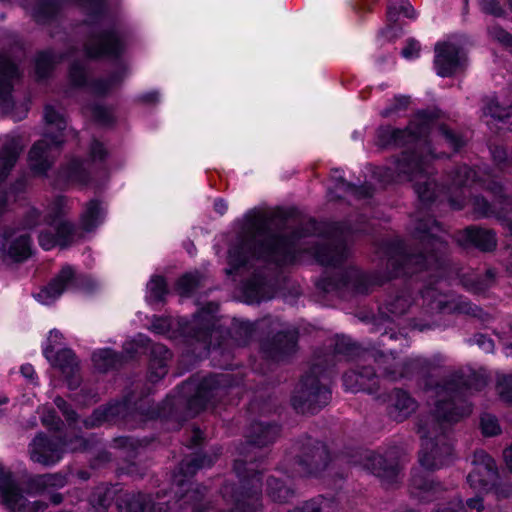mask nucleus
I'll return each instance as SVG.
<instances>
[{"label": "nucleus", "mask_w": 512, "mask_h": 512, "mask_svg": "<svg viewBox=\"0 0 512 512\" xmlns=\"http://www.w3.org/2000/svg\"><path fill=\"white\" fill-rule=\"evenodd\" d=\"M44 119L48 126L55 127L58 132L56 135L63 137L62 132L66 129L67 122L64 116L52 105H46L44 107Z\"/></svg>", "instance_id": "603ef678"}, {"label": "nucleus", "mask_w": 512, "mask_h": 512, "mask_svg": "<svg viewBox=\"0 0 512 512\" xmlns=\"http://www.w3.org/2000/svg\"><path fill=\"white\" fill-rule=\"evenodd\" d=\"M78 277L73 267L66 265L36 295L38 301L50 304L66 289L77 285Z\"/></svg>", "instance_id": "a878e982"}, {"label": "nucleus", "mask_w": 512, "mask_h": 512, "mask_svg": "<svg viewBox=\"0 0 512 512\" xmlns=\"http://www.w3.org/2000/svg\"><path fill=\"white\" fill-rule=\"evenodd\" d=\"M230 384L229 374H216L205 377L197 385L188 381L184 388H195V393L187 399L179 397L172 402V411L169 417L176 421H185L203 411L208 403L219 399L226 394Z\"/></svg>", "instance_id": "0eeeda50"}, {"label": "nucleus", "mask_w": 512, "mask_h": 512, "mask_svg": "<svg viewBox=\"0 0 512 512\" xmlns=\"http://www.w3.org/2000/svg\"><path fill=\"white\" fill-rule=\"evenodd\" d=\"M412 305V298L407 292H400L389 296L385 304L380 307L378 317L374 318V326L377 331H381V325L384 322H394L396 318L401 317Z\"/></svg>", "instance_id": "c756f323"}, {"label": "nucleus", "mask_w": 512, "mask_h": 512, "mask_svg": "<svg viewBox=\"0 0 512 512\" xmlns=\"http://www.w3.org/2000/svg\"><path fill=\"white\" fill-rule=\"evenodd\" d=\"M480 428L483 435L491 437L500 433L498 419L489 413H484L480 417Z\"/></svg>", "instance_id": "0e129e2a"}, {"label": "nucleus", "mask_w": 512, "mask_h": 512, "mask_svg": "<svg viewBox=\"0 0 512 512\" xmlns=\"http://www.w3.org/2000/svg\"><path fill=\"white\" fill-rule=\"evenodd\" d=\"M115 498L113 486L100 484L96 486L89 496V503L96 512H107Z\"/></svg>", "instance_id": "37998d69"}, {"label": "nucleus", "mask_w": 512, "mask_h": 512, "mask_svg": "<svg viewBox=\"0 0 512 512\" xmlns=\"http://www.w3.org/2000/svg\"><path fill=\"white\" fill-rule=\"evenodd\" d=\"M105 209L99 199L89 200L80 215V228L86 233H91L103 222Z\"/></svg>", "instance_id": "ea45409f"}, {"label": "nucleus", "mask_w": 512, "mask_h": 512, "mask_svg": "<svg viewBox=\"0 0 512 512\" xmlns=\"http://www.w3.org/2000/svg\"><path fill=\"white\" fill-rule=\"evenodd\" d=\"M485 190L494 196L495 203L500 205L501 210L512 211V197L505 192V188L500 182L489 180L485 184Z\"/></svg>", "instance_id": "a18cd8bd"}, {"label": "nucleus", "mask_w": 512, "mask_h": 512, "mask_svg": "<svg viewBox=\"0 0 512 512\" xmlns=\"http://www.w3.org/2000/svg\"><path fill=\"white\" fill-rule=\"evenodd\" d=\"M404 453L397 447H391L384 452L369 451L361 460L364 469L377 477L387 488L401 482L403 476Z\"/></svg>", "instance_id": "ddd939ff"}, {"label": "nucleus", "mask_w": 512, "mask_h": 512, "mask_svg": "<svg viewBox=\"0 0 512 512\" xmlns=\"http://www.w3.org/2000/svg\"><path fill=\"white\" fill-rule=\"evenodd\" d=\"M454 238L456 243L465 249L476 248L482 252H492L497 247L495 231L477 225L458 231Z\"/></svg>", "instance_id": "b1692460"}, {"label": "nucleus", "mask_w": 512, "mask_h": 512, "mask_svg": "<svg viewBox=\"0 0 512 512\" xmlns=\"http://www.w3.org/2000/svg\"><path fill=\"white\" fill-rule=\"evenodd\" d=\"M200 285V279L197 275L186 273L180 277L176 283V290L181 296H189Z\"/></svg>", "instance_id": "13d9d810"}, {"label": "nucleus", "mask_w": 512, "mask_h": 512, "mask_svg": "<svg viewBox=\"0 0 512 512\" xmlns=\"http://www.w3.org/2000/svg\"><path fill=\"white\" fill-rule=\"evenodd\" d=\"M497 390L501 400L512 404V375H506L499 379Z\"/></svg>", "instance_id": "774afa93"}, {"label": "nucleus", "mask_w": 512, "mask_h": 512, "mask_svg": "<svg viewBox=\"0 0 512 512\" xmlns=\"http://www.w3.org/2000/svg\"><path fill=\"white\" fill-rule=\"evenodd\" d=\"M271 324L272 319L270 317L263 318L254 323L234 318L228 333L235 345L244 347L254 339L257 332L265 333Z\"/></svg>", "instance_id": "c85d7f7f"}, {"label": "nucleus", "mask_w": 512, "mask_h": 512, "mask_svg": "<svg viewBox=\"0 0 512 512\" xmlns=\"http://www.w3.org/2000/svg\"><path fill=\"white\" fill-rule=\"evenodd\" d=\"M371 353L373 354L371 362L376 368V372H379L378 377L381 376L390 381H395L407 376L409 367L414 364V361L404 363L398 360L393 353L384 354L374 349L371 350Z\"/></svg>", "instance_id": "bb28decb"}, {"label": "nucleus", "mask_w": 512, "mask_h": 512, "mask_svg": "<svg viewBox=\"0 0 512 512\" xmlns=\"http://www.w3.org/2000/svg\"><path fill=\"white\" fill-rule=\"evenodd\" d=\"M487 385L483 376L462 369L444 376L435 385L437 400L431 414L418 417L416 431L422 440L419 455L421 468L414 469L410 479L412 493L425 501L440 497L447 489L431 478L430 472L439 469L452 447L438 437L445 432L446 424H453L472 412L471 404L465 399L466 392L480 391Z\"/></svg>", "instance_id": "f257e3e1"}, {"label": "nucleus", "mask_w": 512, "mask_h": 512, "mask_svg": "<svg viewBox=\"0 0 512 512\" xmlns=\"http://www.w3.org/2000/svg\"><path fill=\"white\" fill-rule=\"evenodd\" d=\"M63 0H31L30 15L38 24H48L57 19Z\"/></svg>", "instance_id": "58836bf2"}, {"label": "nucleus", "mask_w": 512, "mask_h": 512, "mask_svg": "<svg viewBox=\"0 0 512 512\" xmlns=\"http://www.w3.org/2000/svg\"><path fill=\"white\" fill-rule=\"evenodd\" d=\"M66 204L64 196H58L54 203L53 212L45 217V222L52 226L56 232L59 247L64 249L72 245L77 229L74 223L61 219L62 209Z\"/></svg>", "instance_id": "393cba45"}, {"label": "nucleus", "mask_w": 512, "mask_h": 512, "mask_svg": "<svg viewBox=\"0 0 512 512\" xmlns=\"http://www.w3.org/2000/svg\"><path fill=\"white\" fill-rule=\"evenodd\" d=\"M473 470L467 476L469 485L480 491L493 489L499 479V472L495 460L484 450L474 453Z\"/></svg>", "instance_id": "6ab92c4d"}, {"label": "nucleus", "mask_w": 512, "mask_h": 512, "mask_svg": "<svg viewBox=\"0 0 512 512\" xmlns=\"http://www.w3.org/2000/svg\"><path fill=\"white\" fill-rule=\"evenodd\" d=\"M66 452L63 438L52 437L39 432L29 444V458L32 462L44 467L57 464Z\"/></svg>", "instance_id": "a211bd4d"}, {"label": "nucleus", "mask_w": 512, "mask_h": 512, "mask_svg": "<svg viewBox=\"0 0 512 512\" xmlns=\"http://www.w3.org/2000/svg\"><path fill=\"white\" fill-rule=\"evenodd\" d=\"M280 434L276 423L253 420L245 433V441L238 446L239 458L235 459L233 470L237 476L248 472L249 465L263 463L267 457L263 448L273 444Z\"/></svg>", "instance_id": "6e6552de"}, {"label": "nucleus", "mask_w": 512, "mask_h": 512, "mask_svg": "<svg viewBox=\"0 0 512 512\" xmlns=\"http://www.w3.org/2000/svg\"><path fill=\"white\" fill-rule=\"evenodd\" d=\"M150 388L146 389L145 394L142 393L140 398H130L128 402L133 403L135 409L142 415H145L151 419L160 417L161 411L153 400L149 398Z\"/></svg>", "instance_id": "c03bdc74"}, {"label": "nucleus", "mask_w": 512, "mask_h": 512, "mask_svg": "<svg viewBox=\"0 0 512 512\" xmlns=\"http://www.w3.org/2000/svg\"><path fill=\"white\" fill-rule=\"evenodd\" d=\"M217 309L218 305L210 302L190 321L179 319L174 322L168 317H154L151 329L157 334L168 335L170 338L177 337L176 333H178L188 345H199L202 349L209 350L211 347L220 345L219 342L213 341L218 331L215 330L212 314Z\"/></svg>", "instance_id": "423d86ee"}, {"label": "nucleus", "mask_w": 512, "mask_h": 512, "mask_svg": "<svg viewBox=\"0 0 512 512\" xmlns=\"http://www.w3.org/2000/svg\"><path fill=\"white\" fill-rule=\"evenodd\" d=\"M240 484L225 482L220 488L222 497L234 505V508L223 512H261L262 502V471L248 468V472L238 476Z\"/></svg>", "instance_id": "9d476101"}, {"label": "nucleus", "mask_w": 512, "mask_h": 512, "mask_svg": "<svg viewBox=\"0 0 512 512\" xmlns=\"http://www.w3.org/2000/svg\"><path fill=\"white\" fill-rule=\"evenodd\" d=\"M373 282L370 277L356 269L338 271L316 282L317 288L324 294L335 292L343 296L345 291L367 294Z\"/></svg>", "instance_id": "2eb2a0df"}, {"label": "nucleus", "mask_w": 512, "mask_h": 512, "mask_svg": "<svg viewBox=\"0 0 512 512\" xmlns=\"http://www.w3.org/2000/svg\"><path fill=\"white\" fill-rule=\"evenodd\" d=\"M437 130L455 152H458L466 145L463 136L450 129L446 124H439Z\"/></svg>", "instance_id": "5fc2aeb1"}, {"label": "nucleus", "mask_w": 512, "mask_h": 512, "mask_svg": "<svg viewBox=\"0 0 512 512\" xmlns=\"http://www.w3.org/2000/svg\"><path fill=\"white\" fill-rule=\"evenodd\" d=\"M150 295L157 302L163 301L164 296L168 293L167 284L162 276H154L147 285Z\"/></svg>", "instance_id": "338daca9"}, {"label": "nucleus", "mask_w": 512, "mask_h": 512, "mask_svg": "<svg viewBox=\"0 0 512 512\" xmlns=\"http://www.w3.org/2000/svg\"><path fill=\"white\" fill-rule=\"evenodd\" d=\"M338 185L346 191L347 193L354 196L356 199H367L371 198L374 194V187L369 183H364L361 185H355L353 183L347 182L344 178L339 177L337 179Z\"/></svg>", "instance_id": "de8ad7c7"}, {"label": "nucleus", "mask_w": 512, "mask_h": 512, "mask_svg": "<svg viewBox=\"0 0 512 512\" xmlns=\"http://www.w3.org/2000/svg\"><path fill=\"white\" fill-rule=\"evenodd\" d=\"M15 229L4 227L2 231L1 251L6 263H21L32 255L31 237L28 233L15 236Z\"/></svg>", "instance_id": "4be33fe9"}, {"label": "nucleus", "mask_w": 512, "mask_h": 512, "mask_svg": "<svg viewBox=\"0 0 512 512\" xmlns=\"http://www.w3.org/2000/svg\"><path fill=\"white\" fill-rule=\"evenodd\" d=\"M333 367L334 356L330 353L313 358L291 398L292 406L298 413L315 414L329 404L331 391L328 382Z\"/></svg>", "instance_id": "39448f33"}, {"label": "nucleus", "mask_w": 512, "mask_h": 512, "mask_svg": "<svg viewBox=\"0 0 512 512\" xmlns=\"http://www.w3.org/2000/svg\"><path fill=\"white\" fill-rule=\"evenodd\" d=\"M77 1L87 14V18L79 26L86 57L89 59L119 58L124 52V43L115 25L106 22L105 0Z\"/></svg>", "instance_id": "20e7f679"}, {"label": "nucleus", "mask_w": 512, "mask_h": 512, "mask_svg": "<svg viewBox=\"0 0 512 512\" xmlns=\"http://www.w3.org/2000/svg\"><path fill=\"white\" fill-rule=\"evenodd\" d=\"M63 443H65V448L75 453V452H87L92 450L98 443V440L95 436H90L89 438H85L81 435H75L74 437L65 440L63 439Z\"/></svg>", "instance_id": "8fccbe9b"}, {"label": "nucleus", "mask_w": 512, "mask_h": 512, "mask_svg": "<svg viewBox=\"0 0 512 512\" xmlns=\"http://www.w3.org/2000/svg\"><path fill=\"white\" fill-rule=\"evenodd\" d=\"M44 355L52 366L58 368L64 375L70 390H75L80 386L82 381L80 364L77 356L71 349L63 348L53 354V347L49 345L44 350Z\"/></svg>", "instance_id": "412c9836"}, {"label": "nucleus", "mask_w": 512, "mask_h": 512, "mask_svg": "<svg viewBox=\"0 0 512 512\" xmlns=\"http://www.w3.org/2000/svg\"><path fill=\"white\" fill-rule=\"evenodd\" d=\"M332 354L334 356V366L336 365V357L343 356L348 361L371 362L373 354L371 350L364 349L354 343L350 338L345 336H337L335 339L333 352L330 350H319L315 352L314 358L318 355Z\"/></svg>", "instance_id": "2f4dec72"}, {"label": "nucleus", "mask_w": 512, "mask_h": 512, "mask_svg": "<svg viewBox=\"0 0 512 512\" xmlns=\"http://www.w3.org/2000/svg\"><path fill=\"white\" fill-rule=\"evenodd\" d=\"M474 176L475 172L469 166H459L454 171L451 184L456 188L465 187L473 180Z\"/></svg>", "instance_id": "052dcab7"}, {"label": "nucleus", "mask_w": 512, "mask_h": 512, "mask_svg": "<svg viewBox=\"0 0 512 512\" xmlns=\"http://www.w3.org/2000/svg\"><path fill=\"white\" fill-rule=\"evenodd\" d=\"M345 387L352 391L374 393L378 390V375L372 362H355L354 368L343 375Z\"/></svg>", "instance_id": "5701e85b"}, {"label": "nucleus", "mask_w": 512, "mask_h": 512, "mask_svg": "<svg viewBox=\"0 0 512 512\" xmlns=\"http://www.w3.org/2000/svg\"><path fill=\"white\" fill-rule=\"evenodd\" d=\"M395 164L399 179L413 182V189L420 202L426 205L435 201L438 185L428 172L427 160L423 154L415 150H405Z\"/></svg>", "instance_id": "1a4fd4ad"}, {"label": "nucleus", "mask_w": 512, "mask_h": 512, "mask_svg": "<svg viewBox=\"0 0 512 512\" xmlns=\"http://www.w3.org/2000/svg\"><path fill=\"white\" fill-rule=\"evenodd\" d=\"M122 356L112 348L96 349L91 354L93 369L100 374H107L123 368Z\"/></svg>", "instance_id": "4c0bfd02"}, {"label": "nucleus", "mask_w": 512, "mask_h": 512, "mask_svg": "<svg viewBox=\"0 0 512 512\" xmlns=\"http://www.w3.org/2000/svg\"><path fill=\"white\" fill-rule=\"evenodd\" d=\"M466 314L472 317L478 318L482 321H486L489 319V314L485 313L483 309L477 305H473L469 302H453L452 314Z\"/></svg>", "instance_id": "6e6d98bb"}, {"label": "nucleus", "mask_w": 512, "mask_h": 512, "mask_svg": "<svg viewBox=\"0 0 512 512\" xmlns=\"http://www.w3.org/2000/svg\"><path fill=\"white\" fill-rule=\"evenodd\" d=\"M332 461L327 444L321 440L304 436L294 445V463L297 471L307 477L320 476Z\"/></svg>", "instance_id": "f8f14e48"}, {"label": "nucleus", "mask_w": 512, "mask_h": 512, "mask_svg": "<svg viewBox=\"0 0 512 512\" xmlns=\"http://www.w3.org/2000/svg\"><path fill=\"white\" fill-rule=\"evenodd\" d=\"M418 404L411 395L401 389L394 388L388 396L387 414L395 422H403L416 410Z\"/></svg>", "instance_id": "7c9ffc66"}, {"label": "nucleus", "mask_w": 512, "mask_h": 512, "mask_svg": "<svg viewBox=\"0 0 512 512\" xmlns=\"http://www.w3.org/2000/svg\"><path fill=\"white\" fill-rule=\"evenodd\" d=\"M212 464L213 459L207 454L196 451L186 455L173 470L172 482L177 487L182 488L199 469L210 467Z\"/></svg>", "instance_id": "cd10ccee"}, {"label": "nucleus", "mask_w": 512, "mask_h": 512, "mask_svg": "<svg viewBox=\"0 0 512 512\" xmlns=\"http://www.w3.org/2000/svg\"><path fill=\"white\" fill-rule=\"evenodd\" d=\"M438 118L436 111H419L414 120L405 129H394L391 126H384L378 129L377 145L386 148L390 145L403 147L414 144L422 139L425 140L430 132L432 122Z\"/></svg>", "instance_id": "9b49d317"}, {"label": "nucleus", "mask_w": 512, "mask_h": 512, "mask_svg": "<svg viewBox=\"0 0 512 512\" xmlns=\"http://www.w3.org/2000/svg\"><path fill=\"white\" fill-rule=\"evenodd\" d=\"M473 211L479 217H496L500 220L505 210H496L485 197L477 195L473 198Z\"/></svg>", "instance_id": "49530a36"}, {"label": "nucleus", "mask_w": 512, "mask_h": 512, "mask_svg": "<svg viewBox=\"0 0 512 512\" xmlns=\"http://www.w3.org/2000/svg\"><path fill=\"white\" fill-rule=\"evenodd\" d=\"M54 404L61 411L70 427H74L79 420V414L61 396L54 399Z\"/></svg>", "instance_id": "e2e57ef3"}, {"label": "nucleus", "mask_w": 512, "mask_h": 512, "mask_svg": "<svg viewBox=\"0 0 512 512\" xmlns=\"http://www.w3.org/2000/svg\"><path fill=\"white\" fill-rule=\"evenodd\" d=\"M119 512H166L163 505L154 503L151 496L141 492L125 493L117 502Z\"/></svg>", "instance_id": "72a5a7b5"}, {"label": "nucleus", "mask_w": 512, "mask_h": 512, "mask_svg": "<svg viewBox=\"0 0 512 512\" xmlns=\"http://www.w3.org/2000/svg\"><path fill=\"white\" fill-rule=\"evenodd\" d=\"M24 144L20 137L7 138L0 149V183L4 182L15 167Z\"/></svg>", "instance_id": "c9c22d12"}, {"label": "nucleus", "mask_w": 512, "mask_h": 512, "mask_svg": "<svg viewBox=\"0 0 512 512\" xmlns=\"http://www.w3.org/2000/svg\"><path fill=\"white\" fill-rule=\"evenodd\" d=\"M0 504L9 512H38L44 511L48 504L44 501L30 503L23 495L22 489L13 479L10 471L0 464Z\"/></svg>", "instance_id": "dca6fc26"}, {"label": "nucleus", "mask_w": 512, "mask_h": 512, "mask_svg": "<svg viewBox=\"0 0 512 512\" xmlns=\"http://www.w3.org/2000/svg\"><path fill=\"white\" fill-rule=\"evenodd\" d=\"M55 59L50 51L40 52L36 58L35 71L39 79H44L51 73Z\"/></svg>", "instance_id": "864d4df0"}, {"label": "nucleus", "mask_w": 512, "mask_h": 512, "mask_svg": "<svg viewBox=\"0 0 512 512\" xmlns=\"http://www.w3.org/2000/svg\"><path fill=\"white\" fill-rule=\"evenodd\" d=\"M266 493L275 503L286 504L296 497L297 491L292 480L269 476L266 481Z\"/></svg>", "instance_id": "e433bc0d"}, {"label": "nucleus", "mask_w": 512, "mask_h": 512, "mask_svg": "<svg viewBox=\"0 0 512 512\" xmlns=\"http://www.w3.org/2000/svg\"><path fill=\"white\" fill-rule=\"evenodd\" d=\"M149 342L148 339L132 340L123 344L122 351L118 352L122 356V364L125 367L136 358L139 347H144Z\"/></svg>", "instance_id": "bf43d9fd"}, {"label": "nucleus", "mask_w": 512, "mask_h": 512, "mask_svg": "<svg viewBox=\"0 0 512 512\" xmlns=\"http://www.w3.org/2000/svg\"><path fill=\"white\" fill-rule=\"evenodd\" d=\"M207 493L206 486L196 484L193 488L187 489L182 495L184 504H190L193 507V512L201 511L199 506L203 502Z\"/></svg>", "instance_id": "3c124183"}, {"label": "nucleus", "mask_w": 512, "mask_h": 512, "mask_svg": "<svg viewBox=\"0 0 512 512\" xmlns=\"http://www.w3.org/2000/svg\"><path fill=\"white\" fill-rule=\"evenodd\" d=\"M467 57L462 49L450 42L437 43L434 64L440 77H452L465 68Z\"/></svg>", "instance_id": "aec40b11"}, {"label": "nucleus", "mask_w": 512, "mask_h": 512, "mask_svg": "<svg viewBox=\"0 0 512 512\" xmlns=\"http://www.w3.org/2000/svg\"><path fill=\"white\" fill-rule=\"evenodd\" d=\"M279 323L272 320L266 329L267 335L260 340L261 352L268 359L284 360L297 350L299 332L296 328L278 329Z\"/></svg>", "instance_id": "4468645a"}, {"label": "nucleus", "mask_w": 512, "mask_h": 512, "mask_svg": "<svg viewBox=\"0 0 512 512\" xmlns=\"http://www.w3.org/2000/svg\"><path fill=\"white\" fill-rule=\"evenodd\" d=\"M85 161L72 159L60 171V176L68 182L88 185L91 181L90 173L84 167Z\"/></svg>", "instance_id": "79ce46f5"}, {"label": "nucleus", "mask_w": 512, "mask_h": 512, "mask_svg": "<svg viewBox=\"0 0 512 512\" xmlns=\"http://www.w3.org/2000/svg\"><path fill=\"white\" fill-rule=\"evenodd\" d=\"M424 305L430 312L452 314L453 302L448 297L440 293L432 285L426 286L421 290Z\"/></svg>", "instance_id": "a19ab883"}, {"label": "nucleus", "mask_w": 512, "mask_h": 512, "mask_svg": "<svg viewBox=\"0 0 512 512\" xmlns=\"http://www.w3.org/2000/svg\"><path fill=\"white\" fill-rule=\"evenodd\" d=\"M483 113L495 120L504 121L512 116V106H502L497 99H487Z\"/></svg>", "instance_id": "09e8293b"}, {"label": "nucleus", "mask_w": 512, "mask_h": 512, "mask_svg": "<svg viewBox=\"0 0 512 512\" xmlns=\"http://www.w3.org/2000/svg\"><path fill=\"white\" fill-rule=\"evenodd\" d=\"M19 77V71L9 58L0 54V107L7 113L14 107L11 92L13 80Z\"/></svg>", "instance_id": "473e14b6"}, {"label": "nucleus", "mask_w": 512, "mask_h": 512, "mask_svg": "<svg viewBox=\"0 0 512 512\" xmlns=\"http://www.w3.org/2000/svg\"><path fill=\"white\" fill-rule=\"evenodd\" d=\"M69 79L74 87L81 88L88 85L86 67L82 62L74 61L70 65Z\"/></svg>", "instance_id": "4d7b16f0"}, {"label": "nucleus", "mask_w": 512, "mask_h": 512, "mask_svg": "<svg viewBox=\"0 0 512 512\" xmlns=\"http://www.w3.org/2000/svg\"><path fill=\"white\" fill-rule=\"evenodd\" d=\"M423 204L414 214L412 235L419 240L424 251L409 252L400 239L385 240L381 244L387 258L386 269L389 278L412 275L423 269H444L448 264L447 242L440 236L441 224L426 212L432 204Z\"/></svg>", "instance_id": "7ed1b4c3"}, {"label": "nucleus", "mask_w": 512, "mask_h": 512, "mask_svg": "<svg viewBox=\"0 0 512 512\" xmlns=\"http://www.w3.org/2000/svg\"><path fill=\"white\" fill-rule=\"evenodd\" d=\"M170 360H160L150 358L149 360V381L155 383L167 374L168 362Z\"/></svg>", "instance_id": "680f3d73"}, {"label": "nucleus", "mask_w": 512, "mask_h": 512, "mask_svg": "<svg viewBox=\"0 0 512 512\" xmlns=\"http://www.w3.org/2000/svg\"><path fill=\"white\" fill-rule=\"evenodd\" d=\"M273 286L271 279L262 272L255 271L254 274L244 286V297L248 304L259 303L262 300L270 299L272 297Z\"/></svg>", "instance_id": "f704fd0d"}, {"label": "nucleus", "mask_w": 512, "mask_h": 512, "mask_svg": "<svg viewBox=\"0 0 512 512\" xmlns=\"http://www.w3.org/2000/svg\"><path fill=\"white\" fill-rule=\"evenodd\" d=\"M273 216L258 213L248 218L247 227L240 242L229 249L227 274L240 268H254V262L274 263L282 266L294 259L296 242L312 234H323L324 240L315 245L314 256L325 266H338L348 257L344 227L339 223L319 230L315 220L294 230L290 235L272 233Z\"/></svg>", "instance_id": "f03ea898"}, {"label": "nucleus", "mask_w": 512, "mask_h": 512, "mask_svg": "<svg viewBox=\"0 0 512 512\" xmlns=\"http://www.w3.org/2000/svg\"><path fill=\"white\" fill-rule=\"evenodd\" d=\"M64 138L46 132L44 137L36 141L28 154V163L31 171L38 176H46L59 156Z\"/></svg>", "instance_id": "f3484780"}, {"label": "nucleus", "mask_w": 512, "mask_h": 512, "mask_svg": "<svg viewBox=\"0 0 512 512\" xmlns=\"http://www.w3.org/2000/svg\"><path fill=\"white\" fill-rule=\"evenodd\" d=\"M85 108L91 112L93 119L98 123L109 125L113 122V117L108 107L100 104H91Z\"/></svg>", "instance_id": "69168bd1"}]
</instances>
